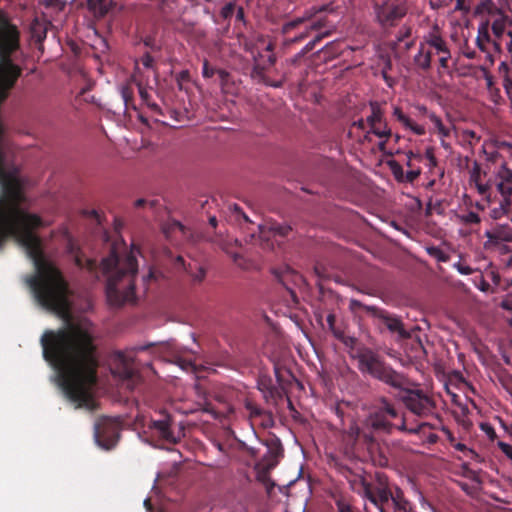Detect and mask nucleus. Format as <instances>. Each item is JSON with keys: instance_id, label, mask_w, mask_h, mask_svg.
Masks as SVG:
<instances>
[{"instance_id": "f257e3e1", "label": "nucleus", "mask_w": 512, "mask_h": 512, "mask_svg": "<svg viewBox=\"0 0 512 512\" xmlns=\"http://www.w3.org/2000/svg\"><path fill=\"white\" fill-rule=\"evenodd\" d=\"M137 248L124 254L114 247L111 254L102 260L101 269L107 277L106 296L111 306L120 307L135 301V279L138 271Z\"/></svg>"}, {"instance_id": "f03ea898", "label": "nucleus", "mask_w": 512, "mask_h": 512, "mask_svg": "<svg viewBox=\"0 0 512 512\" xmlns=\"http://www.w3.org/2000/svg\"><path fill=\"white\" fill-rule=\"evenodd\" d=\"M353 357L357 360L358 369L369 374L391 387L401 389L406 385V378L394 371L380 359L371 349H360Z\"/></svg>"}, {"instance_id": "7ed1b4c3", "label": "nucleus", "mask_w": 512, "mask_h": 512, "mask_svg": "<svg viewBox=\"0 0 512 512\" xmlns=\"http://www.w3.org/2000/svg\"><path fill=\"white\" fill-rule=\"evenodd\" d=\"M363 495L380 512H409L408 503L400 491L394 494L384 486L364 484Z\"/></svg>"}, {"instance_id": "20e7f679", "label": "nucleus", "mask_w": 512, "mask_h": 512, "mask_svg": "<svg viewBox=\"0 0 512 512\" xmlns=\"http://www.w3.org/2000/svg\"><path fill=\"white\" fill-rule=\"evenodd\" d=\"M378 21L383 26H393L407 13L405 0H385L382 4L375 5Z\"/></svg>"}, {"instance_id": "39448f33", "label": "nucleus", "mask_w": 512, "mask_h": 512, "mask_svg": "<svg viewBox=\"0 0 512 512\" xmlns=\"http://www.w3.org/2000/svg\"><path fill=\"white\" fill-rule=\"evenodd\" d=\"M243 46L246 51L250 52L257 65H261V49L270 53L267 60L263 61V68H267L275 64L276 56L273 53L274 43L270 40L266 41L265 36L261 34L255 35L251 40H245L243 42Z\"/></svg>"}, {"instance_id": "423d86ee", "label": "nucleus", "mask_w": 512, "mask_h": 512, "mask_svg": "<svg viewBox=\"0 0 512 512\" xmlns=\"http://www.w3.org/2000/svg\"><path fill=\"white\" fill-rule=\"evenodd\" d=\"M258 229L259 239L264 249H273L274 242L272 240L277 237L284 238L292 230L290 225L276 222H267L265 224H261L258 226Z\"/></svg>"}, {"instance_id": "0eeeda50", "label": "nucleus", "mask_w": 512, "mask_h": 512, "mask_svg": "<svg viewBox=\"0 0 512 512\" xmlns=\"http://www.w3.org/2000/svg\"><path fill=\"white\" fill-rule=\"evenodd\" d=\"M425 47L432 52V55H437L440 66L444 69L448 68V62L451 58L450 50L448 49L446 41L438 33V31L429 32L422 42Z\"/></svg>"}, {"instance_id": "6e6552de", "label": "nucleus", "mask_w": 512, "mask_h": 512, "mask_svg": "<svg viewBox=\"0 0 512 512\" xmlns=\"http://www.w3.org/2000/svg\"><path fill=\"white\" fill-rule=\"evenodd\" d=\"M406 407L417 416H427L432 413L433 401L419 390L409 391L404 398Z\"/></svg>"}, {"instance_id": "1a4fd4ad", "label": "nucleus", "mask_w": 512, "mask_h": 512, "mask_svg": "<svg viewBox=\"0 0 512 512\" xmlns=\"http://www.w3.org/2000/svg\"><path fill=\"white\" fill-rule=\"evenodd\" d=\"M118 423L114 420L105 418L100 420L95 425V438L98 443L102 441H109L110 444H113L115 438L118 436Z\"/></svg>"}, {"instance_id": "9d476101", "label": "nucleus", "mask_w": 512, "mask_h": 512, "mask_svg": "<svg viewBox=\"0 0 512 512\" xmlns=\"http://www.w3.org/2000/svg\"><path fill=\"white\" fill-rule=\"evenodd\" d=\"M494 183L502 197L510 198L512 194V170L506 164H502L496 171Z\"/></svg>"}, {"instance_id": "9b49d317", "label": "nucleus", "mask_w": 512, "mask_h": 512, "mask_svg": "<svg viewBox=\"0 0 512 512\" xmlns=\"http://www.w3.org/2000/svg\"><path fill=\"white\" fill-rule=\"evenodd\" d=\"M375 316L391 333L397 334L399 338L404 339L410 337V334L405 330L399 318L380 310H375Z\"/></svg>"}, {"instance_id": "f8f14e48", "label": "nucleus", "mask_w": 512, "mask_h": 512, "mask_svg": "<svg viewBox=\"0 0 512 512\" xmlns=\"http://www.w3.org/2000/svg\"><path fill=\"white\" fill-rule=\"evenodd\" d=\"M114 373L121 379H131L135 375L133 358L124 353H118L115 358Z\"/></svg>"}, {"instance_id": "ddd939ff", "label": "nucleus", "mask_w": 512, "mask_h": 512, "mask_svg": "<svg viewBox=\"0 0 512 512\" xmlns=\"http://www.w3.org/2000/svg\"><path fill=\"white\" fill-rule=\"evenodd\" d=\"M393 117L405 128L412 131L416 135H424V126L413 121L408 115H406L402 109L398 106H393L392 111Z\"/></svg>"}, {"instance_id": "4468645a", "label": "nucleus", "mask_w": 512, "mask_h": 512, "mask_svg": "<svg viewBox=\"0 0 512 512\" xmlns=\"http://www.w3.org/2000/svg\"><path fill=\"white\" fill-rule=\"evenodd\" d=\"M485 236L488 239L485 243V247L496 245L500 242H512V227L500 226L492 232L487 231Z\"/></svg>"}, {"instance_id": "2eb2a0df", "label": "nucleus", "mask_w": 512, "mask_h": 512, "mask_svg": "<svg viewBox=\"0 0 512 512\" xmlns=\"http://www.w3.org/2000/svg\"><path fill=\"white\" fill-rule=\"evenodd\" d=\"M151 427L158 433V435L170 443H176L180 437L181 433L175 434L171 430V423L168 419L154 421Z\"/></svg>"}, {"instance_id": "dca6fc26", "label": "nucleus", "mask_w": 512, "mask_h": 512, "mask_svg": "<svg viewBox=\"0 0 512 512\" xmlns=\"http://www.w3.org/2000/svg\"><path fill=\"white\" fill-rule=\"evenodd\" d=\"M389 166L391 168L393 176L399 182L412 183L421 174V168H415L404 172L402 166L398 164L396 161H390Z\"/></svg>"}, {"instance_id": "f3484780", "label": "nucleus", "mask_w": 512, "mask_h": 512, "mask_svg": "<svg viewBox=\"0 0 512 512\" xmlns=\"http://www.w3.org/2000/svg\"><path fill=\"white\" fill-rule=\"evenodd\" d=\"M470 183L475 185V188L480 195L486 196L487 200L490 201L488 191L491 188V184L489 182H483L482 172L477 163H474L470 170Z\"/></svg>"}, {"instance_id": "a211bd4d", "label": "nucleus", "mask_w": 512, "mask_h": 512, "mask_svg": "<svg viewBox=\"0 0 512 512\" xmlns=\"http://www.w3.org/2000/svg\"><path fill=\"white\" fill-rule=\"evenodd\" d=\"M366 425L370 426L374 430H381L390 432L392 425L386 420L385 415L382 412H376L371 414L366 420Z\"/></svg>"}, {"instance_id": "6ab92c4d", "label": "nucleus", "mask_w": 512, "mask_h": 512, "mask_svg": "<svg viewBox=\"0 0 512 512\" xmlns=\"http://www.w3.org/2000/svg\"><path fill=\"white\" fill-rule=\"evenodd\" d=\"M431 56L432 52L421 43L418 53L414 56V64L420 69L427 70L431 65Z\"/></svg>"}, {"instance_id": "aec40b11", "label": "nucleus", "mask_w": 512, "mask_h": 512, "mask_svg": "<svg viewBox=\"0 0 512 512\" xmlns=\"http://www.w3.org/2000/svg\"><path fill=\"white\" fill-rule=\"evenodd\" d=\"M370 134H374L380 139H388L391 136V129L382 121L381 124H376L369 127V131L364 136V139L370 140Z\"/></svg>"}, {"instance_id": "412c9836", "label": "nucleus", "mask_w": 512, "mask_h": 512, "mask_svg": "<svg viewBox=\"0 0 512 512\" xmlns=\"http://www.w3.org/2000/svg\"><path fill=\"white\" fill-rule=\"evenodd\" d=\"M511 200L509 197H502V200L499 203L498 207H495L491 210L490 216L491 218L497 220L501 219L503 216L507 215L510 209Z\"/></svg>"}, {"instance_id": "4be33fe9", "label": "nucleus", "mask_w": 512, "mask_h": 512, "mask_svg": "<svg viewBox=\"0 0 512 512\" xmlns=\"http://www.w3.org/2000/svg\"><path fill=\"white\" fill-rule=\"evenodd\" d=\"M371 114L367 117L366 122L371 127L372 125L381 124L383 121V113L377 103H371Z\"/></svg>"}, {"instance_id": "5701e85b", "label": "nucleus", "mask_w": 512, "mask_h": 512, "mask_svg": "<svg viewBox=\"0 0 512 512\" xmlns=\"http://www.w3.org/2000/svg\"><path fill=\"white\" fill-rule=\"evenodd\" d=\"M428 118L433 123L435 131L439 136L447 137L449 135V128L442 123L441 119L436 114L430 113L428 114Z\"/></svg>"}, {"instance_id": "b1692460", "label": "nucleus", "mask_w": 512, "mask_h": 512, "mask_svg": "<svg viewBox=\"0 0 512 512\" xmlns=\"http://www.w3.org/2000/svg\"><path fill=\"white\" fill-rule=\"evenodd\" d=\"M163 232L166 236H170L173 232L179 231L185 234V227L178 221L171 220L163 225Z\"/></svg>"}, {"instance_id": "393cba45", "label": "nucleus", "mask_w": 512, "mask_h": 512, "mask_svg": "<svg viewBox=\"0 0 512 512\" xmlns=\"http://www.w3.org/2000/svg\"><path fill=\"white\" fill-rule=\"evenodd\" d=\"M405 155H406V166L408 168L407 170L420 168L418 163L421 162V160H422L421 155L415 154L412 151L406 152Z\"/></svg>"}, {"instance_id": "a878e982", "label": "nucleus", "mask_w": 512, "mask_h": 512, "mask_svg": "<svg viewBox=\"0 0 512 512\" xmlns=\"http://www.w3.org/2000/svg\"><path fill=\"white\" fill-rule=\"evenodd\" d=\"M427 251L431 256L435 257L438 261L446 262L448 260V256L437 247L428 248Z\"/></svg>"}, {"instance_id": "bb28decb", "label": "nucleus", "mask_w": 512, "mask_h": 512, "mask_svg": "<svg viewBox=\"0 0 512 512\" xmlns=\"http://www.w3.org/2000/svg\"><path fill=\"white\" fill-rule=\"evenodd\" d=\"M310 17L311 16L301 17V18H297L293 21L287 22L286 24L283 25V28H282L283 32L284 33L290 32L293 28H295L299 24H302L306 19H308Z\"/></svg>"}, {"instance_id": "cd10ccee", "label": "nucleus", "mask_w": 512, "mask_h": 512, "mask_svg": "<svg viewBox=\"0 0 512 512\" xmlns=\"http://www.w3.org/2000/svg\"><path fill=\"white\" fill-rule=\"evenodd\" d=\"M310 17L311 16L301 17V18H297L293 21L287 22L286 24L283 25V28H282L283 32L284 33L290 32L293 28H295L299 24H302L306 19H308Z\"/></svg>"}, {"instance_id": "c85d7f7f", "label": "nucleus", "mask_w": 512, "mask_h": 512, "mask_svg": "<svg viewBox=\"0 0 512 512\" xmlns=\"http://www.w3.org/2000/svg\"><path fill=\"white\" fill-rule=\"evenodd\" d=\"M383 407L380 412L383 413V415H389L392 418H395L397 416V411L393 408L392 405H390L386 400H383Z\"/></svg>"}, {"instance_id": "c756f323", "label": "nucleus", "mask_w": 512, "mask_h": 512, "mask_svg": "<svg viewBox=\"0 0 512 512\" xmlns=\"http://www.w3.org/2000/svg\"><path fill=\"white\" fill-rule=\"evenodd\" d=\"M360 434H361L360 427L355 423L351 424L347 430V435L352 440H357L360 437Z\"/></svg>"}, {"instance_id": "7c9ffc66", "label": "nucleus", "mask_w": 512, "mask_h": 512, "mask_svg": "<svg viewBox=\"0 0 512 512\" xmlns=\"http://www.w3.org/2000/svg\"><path fill=\"white\" fill-rule=\"evenodd\" d=\"M480 428L488 436L489 439L494 440L496 438V432L490 424L481 423Z\"/></svg>"}, {"instance_id": "2f4dec72", "label": "nucleus", "mask_w": 512, "mask_h": 512, "mask_svg": "<svg viewBox=\"0 0 512 512\" xmlns=\"http://www.w3.org/2000/svg\"><path fill=\"white\" fill-rule=\"evenodd\" d=\"M176 364L183 370H193L194 365L190 360H183L181 358H178L176 360Z\"/></svg>"}, {"instance_id": "473e14b6", "label": "nucleus", "mask_w": 512, "mask_h": 512, "mask_svg": "<svg viewBox=\"0 0 512 512\" xmlns=\"http://www.w3.org/2000/svg\"><path fill=\"white\" fill-rule=\"evenodd\" d=\"M99 3V11L101 14H105L111 7L112 0H96Z\"/></svg>"}, {"instance_id": "72a5a7b5", "label": "nucleus", "mask_w": 512, "mask_h": 512, "mask_svg": "<svg viewBox=\"0 0 512 512\" xmlns=\"http://www.w3.org/2000/svg\"><path fill=\"white\" fill-rule=\"evenodd\" d=\"M234 9H235V4L228 3L222 8L221 14L223 17L228 18L232 15Z\"/></svg>"}, {"instance_id": "f704fd0d", "label": "nucleus", "mask_w": 512, "mask_h": 512, "mask_svg": "<svg viewBox=\"0 0 512 512\" xmlns=\"http://www.w3.org/2000/svg\"><path fill=\"white\" fill-rule=\"evenodd\" d=\"M492 30L496 36L500 37L504 33L503 23L501 21H495L492 24Z\"/></svg>"}, {"instance_id": "c9c22d12", "label": "nucleus", "mask_w": 512, "mask_h": 512, "mask_svg": "<svg viewBox=\"0 0 512 512\" xmlns=\"http://www.w3.org/2000/svg\"><path fill=\"white\" fill-rule=\"evenodd\" d=\"M231 211L235 214V217L238 219L242 217L246 222H250L248 216L241 211V209L237 205H233L230 207Z\"/></svg>"}, {"instance_id": "e433bc0d", "label": "nucleus", "mask_w": 512, "mask_h": 512, "mask_svg": "<svg viewBox=\"0 0 512 512\" xmlns=\"http://www.w3.org/2000/svg\"><path fill=\"white\" fill-rule=\"evenodd\" d=\"M138 87H139V94H140L141 98H142V99H143V100H144V101H145L149 106H151V107H153V108H157V105H155V104H150V103L148 102V98H149V94H148V92H147V91H146V90H145V89H144L140 84L138 85Z\"/></svg>"}, {"instance_id": "4c0bfd02", "label": "nucleus", "mask_w": 512, "mask_h": 512, "mask_svg": "<svg viewBox=\"0 0 512 512\" xmlns=\"http://www.w3.org/2000/svg\"><path fill=\"white\" fill-rule=\"evenodd\" d=\"M504 86H505L507 94L509 95V97L512 101V76H508L505 79Z\"/></svg>"}, {"instance_id": "58836bf2", "label": "nucleus", "mask_w": 512, "mask_h": 512, "mask_svg": "<svg viewBox=\"0 0 512 512\" xmlns=\"http://www.w3.org/2000/svg\"><path fill=\"white\" fill-rule=\"evenodd\" d=\"M141 62H142L144 67L151 68L152 67V63H153V58L149 54H145L141 58Z\"/></svg>"}, {"instance_id": "ea45409f", "label": "nucleus", "mask_w": 512, "mask_h": 512, "mask_svg": "<svg viewBox=\"0 0 512 512\" xmlns=\"http://www.w3.org/2000/svg\"><path fill=\"white\" fill-rule=\"evenodd\" d=\"M457 269L463 275H470L473 272V269L467 265H458Z\"/></svg>"}, {"instance_id": "a19ab883", "label": "nucleus", "mask_w": 512, "mask_h": 512, "mask_svg": "<svg viewBox=\"0 0 512 512\" xmlns=\"http://www.w3.org/2000/svg\"><path fill=\"white\" fill-rule=\"evenodd\" d=\"M203 76L206 78H210L213 76V70L209 69L207 61H205L203 64Z\"/></svg>"}, {"instance_id": "79ce46f5", "label": "nucleus", "mask_w": 512, "mask_h": 512, "mask_svg": "<svg viewBox=\"0 0 512 512\" xmlns=\"http://www.w3.org/2000/svg\"><path fill=\"white\" fill-rule=\"evenodd\" d=\"M466 220L469 223H479L480 222L479 216L476 213H473V212H471V213H469L467 215Z\"/></svg>"}, {"instance_id": "37998d69", "label": "nucleus", "mask_w": 512, "mask_h": 512, "mask_svg": "<svg viewBox=\"0 0 512 512\" xmlns=\"http://www.w3.org/2000/svg\"><path fill=\"white\" fill-rule=\"evenodd\" d=\"M415 110L418 112L419 115H427L430 114L427 110V108L423 105H414Z\"/></svg>"}, {"instance_id": "c03bdc74", "label": "nucleus", "mask_w": 512, "mask_h": 512, "mask_svg": "<svg viewBox=\"0 0 512 512\" xmlns=\"http://www.w3.org/2000/svg\"><path fill=\"white\" fill-rule=\"evenodd\" d=\"M121 94H122V97L125 100V102H127L130 99L131 94H130L129 88L127 86L121 87Z\"/></svg>"}, {"instance_id": "a18cd8bd", "label": "nucleus", "mask_w": 512, "mask_h": 512, "mask_svg": "<svg viewBox=\"0 0 512 512\" xmlns=\"http://www.w3.org/2000/svg\"><path fill=\"white\" fill-rule=\"evenodd\" d=\"M397 429L400 431H408V432H413V433L418 432L417 429H407L404 418L402 419L401 424L399 426H397Z\"/></svg>"}, {"instance_id": "49530a36", "label": "nucleus", "mask_w": 512, "mask_h": 512, "mask_svg": "<svg viewBox=\"0 0 512 512\" xmlns=\"http://www.w3.org/2000/svg\"><path fill=\"white\" fill-rule=\"evenodd\" d=\"M338 507H339V512H353L351 510V507L347 504L339 503Z\"/></svg>"}, {"instance_id": "de8ad7c7", "label": "nucleus", "mask_w": 512, "mask_h": 512, "mask_svg": "<svg viewBox=\"0 0 512 512\" xmlns=\"http://www.w3.org/2000/svg\"><path fill=\"white\" fill-rule=\"evenodd\" d=\"M85 267L88 270L92 271L95 267V262L91 259H85Z\"/></svg>"}, {"instance_id": "09e8293b", "label": "nucleus", "mask_w": 512, "mask_h": 512, "mask_svg": "<svg viewBox=\"0 0 512 512\" xmlns=\"http://www.w3.org/2000/svg\"><path fill=\"white\" fill-rule=\"evenodd\" d=\"M366 123H367L366 120L360 119L358 121H355L353 123V125L358 127V128H360V129H364Z\"/></svg>"}, {"instance_id": "8fccbe9b", "label": "nucleus", "mask_w": 512, "mask_h": 512, "mask_svg": "<svg viewBox=\"0 0 512 512\" xmlns=\"http://www.w3.org/2000/svg\"><path fill=\"white\" fill-rule=\"evenodd\" d=\"M205 276V271L202 268H199V273H197L194 278L198 281H201Z\"/></svg>"}, {"instance_id": "3c124183", "label": "nucleus", "mask_w": 512, "mask_h": 512, "mask_svg": "<svg viewBox=\"0 0 512 512\" xmlns=\"http://www.w3.org/2000/svg\"><path fill=\"white\" fill-rule=\"evenodd\" d=\"M386 141H387V139H380V141L378 143V148L382 152H385Z\"/></svg>"}, {"instance_id": "603ef678", "label": "nucleus", "mask_w": 512, "mask_h": 512, "mask_svg": "<svg viewBox=\"0 0 512 512\" xmlns=\"http://www.w3.org/2000/svg\"><path fill=\"white\" fill-rule=\"evenodd\" d=\"M507 36L509 37V42L507 43L508 50L512 52V31L507 32Z\"/></svg>"}, {"instance_id": "864d4df0", "label": "nucleus", "mask_w": 512, "mask_h": 512, "mask_svg": "<svg viewBox=\"0 0 512 512\" xmlns=\"http://www.w3.org/2000/svg\"><path fill=\"white\" fill-rule=\"evenodd\" d=\"M244 17V12H243V8L242 7H238L237 9V18L239 20H242Z\"/></svg>"}, {"instance_id": "5fc2aeb1", "label": "nucleus", "mask_w": 512, "mask_h": 512, "mask_svg": "<svg viewBox=\"0 0 512 512\" xmlns=\"http://www.w3.org/2000/svg\"><path fill=\"white\" fill-rule=\"evenodd\" d=\"M75 262H76V264H77L78 266H80V267H83V266H84L83 259H82V257H81V256H76V258H75Z\"/></svg>"}, {"instance_id": "6e6d98bb", "label": "nucleus", "mask_w": 512, "mask_h": 512, "mask_svg": "<svg viewBox=\"0 0 512 512\" xmlns=\"http://www.w3.org/2000/svg\"><path fill=\"white\" fill-rule=\"evenodd\" d=\"M209 223H210L211 226L216 227V225H217L216 217L215 216L210 217L209 218Z\"/></svg>"}, {"instance_id": "4d7b16f0", "label": "nucleus", "mask_w": 512, "mask_h": 512, "mask_svg": "<svg viewBox=\"0 0 512 512\" xmlns=\"http://www.w3.org/2000/svg\"><path fill=\"white\" fill-rule=\"evenodd\" d=\"M320 27H321L320 22H315V23L311 24V26H310V28L313 30H318Z\"/></svg>"}, {"instance_id": "13d9d810", "label": "nucleus", "mask_w": 512, "mask_h": 512, "mask_svg": "<svg viewBox=\"0 0 512 512\" xmlns=\"http://www.w3.org/2000/svg\"><path fill=\"white\" fill-rule=\"evenodd\" d=\"M248 408L251 410V414H252V415H258V414H260V410H259V409H257V408H252V407H250V406H248Z\"/></svg>"}, {"instance_id": "bf43d9fd", "label": "nucleus", "mask_w": 512, "mask_h": 512, "mask_svg": "<svg viewBox=\"0 0 512 512\" xmlns=\"http://www.w3.org/2000/svg\"><path fill=\"white\" fill-rule=\"evenodd\" d=\"M144 203H145L144 199H138L135 201V206L140 207V206L144 205Z\"/></svg>"}, {"instance_id": "052dcab7", "label": "nucleus", "mask_w": 512, "mask_h": 512, "mask_svg": "<svg viewBox=\"0 0 512 512\" xmlns=\"http://www.w3.org/2000/svg\"><path fill=\"white\" fill-rule=\"evenodd\" d=\"M428 157H429V160H430L431 164H432V165H435V164H436V162H435V158L433 157V155H432V154H430V153H428Z\"/></svg>"}, {"instance_id": "680f3d73", "label": "nucleus", "mask_w": 512, "mask_h": 512, "mask_svg": "<svg viewBox=\"0 0 512 512\" xmlns=\"http://www.w3.org/2000/svg\"><path fill=\"white\" fill-rule=\"evenodd\" d=\"M467 134L471 137H474L475 136V133L473 131H468Z\"/></svg>"}, {"instance_id": "e2e57ef3", "label": "nucleus", "mask_w": 512, "mask_h": 512, "mask_svg": "<svg viewBox=\"0 0 512 512\" xmlns=\"http://www.w3.org/2000/svg\"><path fill=\"white\" fill-rule=\"evenodd\" d=\"M364 437L367 439V440H372V437L367 435V434H364Z\"/></svg>"}, {"instance_id": "0e129e2a", "label": "nucleus", "mask_w": 512, "mask_h": 512, "mask_svg": "<svg viewBox=\"0 0 512 512\" xmlns=\"http://www.w3.org/2000/svg\"><path fill=\"white\" fill-rule=\"evenodd\" d=\"M487 80H488L487 86L490 88L492 86L491 79H487Z\"/></svg>"}, {"instance_id": "69168bd1", "label": "nucleus", "mask_w": 512, "mask_h": 512, "mask_svg": "<svg viewBox=\"0 0 512 512\" xmlns=\"http://www.w3.org/2000/svg\"><path fill=\"white\" fill-rule=\"evenodd\" d=\"M238 257H239V256H238L237 254H234V255H233V259H234V261H235V262H237Z\"/></svg>"}, {"instance_id": "338daca9", "label": "nucleus", "mask_w": 512, "mask_h": 512, "mask_svg": "<svg viewBox=\"0 0 512 512\" xmlns=\"http://www.w3.org/2000/svg\"><path fill=\"white\" fill-rule=\"evenodd\" d=\"M177 261H178V262H183L182 257H180V256H179V257L177 258Z\"/></svg>"}, {"instance_id": "774afa93", "label": "nucleus", "mask_w": 512, "mask_h": 512, "mask_svg": "<svg viewBox=\"0 0 512 512\" xmlns=\"http://www.w3.org/2000/svg\"><path fill=\"white\" fill-rule=\"evenodd\" d=\"M332 319H333V317H332V316H328V321H329V322H331V321H332Z\"/></svg>"}]
</instances>
